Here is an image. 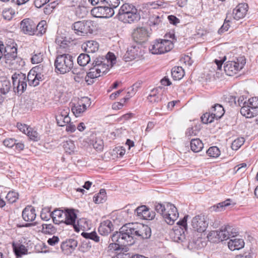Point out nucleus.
<instances>
[{
  "mask_svg": "<svg viewBox=\"0 0 258 258\" xmlns=\"http://www.w3.org/2000/svg\"><path fill=\"white\" fill-rule=\"evenodd\" d=\"M151 236V230L147 225L128 223L123 225L119 232H116L111 236L112 242H119L120 239L127 242L134 240H143Z\"/></svg>",
  "mask_w": 258,
  "mask_h": 258,
  "instance_id": "1",
  "label": "nucleus"
},
{
  "mask_svg": "<svg viewBox=\"0 0 258 258\" xmlns=\"http://www.w3.org/2000/svg\"><path fill=\"white\" fill-rule=\"evenodd\" d=\"M51 218L55 224L63 223L66 225H71L73 226L75 231H79V228L76 225L77 214L73 209H55L51 212Z\"/></svg>",
  "mask_w": 258,
  "mask_h": 258,
  "instance_id": "2",
  "label": "nucleus"
},
{
  "mask_svg": "<svg viewBox=\"0 0 258 258\" xmlns=\"http://www.w3.org/2000/svg\"><path fill=\"white\" fill-rule=\"evenodd\" d=\"M119 20L124 23H132L140 19V13L132 4L125 3L120 8L117 14Z\"/></svg>",
  "mask_w": 258,
  "mask_h": 258,
  "instance_id": "3",
  "label": "nucleus"
},
{
  "mask_svg": "<svg viewBox=\"0 0 258 258\" xmlns=\"http://www.w3.org/2000/svg\"><path fill=\"white\" fill-rule=\"evenodd\" d=\"M116 63V57L113 53L109 52L105 56L96 57L92 66L95 69V71H98L102 76L107 73L110 69Z\"/></svg>",
  "mask_w": 258,
  "mask_h": 258,
  "instance_id": "4",
  "label": "nucleus"
},
{
  "mask_svg": "<svg viewBox=\"0 0 258 258\" xmlns=\"http://www.w3.org/2000/svg\"><path fill=\"white\" fill-rule=\"evenodd\" d=\"M236 230L227 225L220 231L215 230L210 232L206 236L208 240L212 242H223L230 239L236 236Z\"/></svg>",
  "mask_w": 258,
  "mask_h": 258,
  "instance_id": "5",
  "label": "nucleus"
},
{
  "mask_svg": "<svg viewBox=\"0 0 258 258\" xmlns=\"http://www.w3.org/2000/svg\"><path fill=\"white\" fill-rule=\"evenodd\" d=\"M73 66V57L69 54L58 55L54 61L55 69L61 74L69 72L72 70Z\"/></svg>",
  "mask_w": 258,
  "mask_h": 258,
  "instance_id": "6",
  "label": "nucleus"
},
{
  "mask_svg": "<svg viewBox=\"0 0 258 258\" xmlns=\"http://www.w3.org/2000/svg\"><path fill=\"white\" fill-rule=\"evenodd\" d=\"M246 59L244 56H241L235 58L233 60L226 62L224 66V71L227 75L233 76L244 67Z\"/></svg>",
  "mask_w": 258,
  "mask_h": 258,
  "instance_id": "7",
  "label": "nucleus"
},
{
  "mask_svg": "<svg viewBox=\"0 0 258 258\" xmlns=\"http://www.w3.org/2000/svg\"><path fill=\"white\" fill-rule=\"evenodd\" d=\"M240 113L247 118L252 117L258 113V98L252 97L248 102L244 101L240 109Z\"/></svg>",
  "mask_w": 258,
  "mask_h": 258,
  "instance_id": "8",
  "label": "nucleus"
},
{
  "mask_svg": "<svg viewBox=\"0 0 258 258\" xmlns=\"http://www.w3.org/2000/svg\"><path fill=\"white\" fill-rule=\"evenodd\" d=\"M173 46V43L171 40L159 39L153 42L149 50L153 54H162L170 51Z\"/></svg>",
  "mask_w": 258,
  "mask_h": 258,
  "instance_id": "9",
  "label": "nucleus"
},
{
  "mask_svg": "<svg viewBox=\"0 0 258 258\" xmlns=\"http://www.w3.org/2000/svg\"><path fill=\"white\" fill-rule=\"evenodd\" d=\"M3 52L6 63L13 64V61L21 60L17 56V44L13 40H10L5 45L4 44Z\"/></svg>",
  "mask_w": 258,
  "mask_h": 258,
  "instance_id": "10",
  "label": "nucleus"
},
{
  "mask_svg": "<svg viewBox=\"0 0 258 258\" xmlns=\"http://www.w3.org/2000/svg\"><path fill=\"white\" fill-rule=\"evenodd\" d=\"M191 226L193 229L197 231V240L206 236L204 233L208 226V223L204 216L198 215L193 218L191 221Z\"/></svg>",
  "mask_w": 258,
  "mask_h": 258,
  "instance_id": "11",
  "label": "nucleus"
},
{
  "mask_svg": "<svg viewBox=\"0 0 258 258\" xmlns=\"http://www.w3.org/2000/svg\"><path fill=\"white\" fill-rule=\"evenodd\" d=\"M73 29L75 33L80 36H85L93 33L95 26L92 21H78L73 25Z\"/></svg>",
  "mask_w": 258,
  "mask_h": 258,
  "instance_id": "12",
  "label": "nucleus"
},
{
  "mask_svg": "<svg viewBox=\"0 0 258 258\" xmlns=\"http://www.w3.org/2000/svg\"><path fill=\"white\" fill-rule=\"evenodd\" d=\"M223 106L219 104H216L212 107L211 112H206L201 116V120L204 123L212 122L215 119L220 118L224 114Z\"/></svg>",
  "mask_w": 258,
  "mask_h": 258,
  "instance_id": "13",
  "label": "nucleus"
},
{
  "mask_svg": "<svg viewBox=\"0 0 258 258\" xmlns=\"http://www.w3.org/2000/svg\"><path fill=\"white\" fill-rule=\"evenodd\" d=\"M12 79L14 92L22 94L27 87L26 75L21 72L15 73L12 75Z\"/></svg>",
  "mask_w": 258,
  "mask_h": 258,
  "instance_id": "14",
  "label": "nucleus"
},
{
  "mask_svg": "<svg viewBox=\"0 0 258 258\" xmlns=\"http://www.w3.org/2000/svg\"><path fill=\"white\" fill-rule=\"evenodd\" d=\"M150 35V30L144 26L137 27L132 33V36L135 41L141 43L146 42Z\"/></svg>",
  "mask_w": 258,
  "mask_h": 258,
  "instance_id": "15",
  "label": "nucleus"
},
{
  "mask_svg": "<svg viewBox=\"0 0 258 258\" xmlns=\"http://www.w3.org/2000/svg\"><path fill=\"white\" fill-rule=\"evenodd\" d=\"M102 6L94 8L92 10V13L96 17L110 18L114 14V11L111 7L103 4Z\"/></svg>",
  "mask_w": 258,
  "mask_h": 258,
  "instance_id": "16",
  "label": "nucleus"
},
{
  "mask_svg": "<svg viewBox=\"0 0 258 258\" xmlns=\"http://www.w3.org/2000/svg\"><path fill=\"white\" fill-rule=\"evenodd\" d=\"M166 208V211L164 218L167 224L172 225L178 217L177 209L174 205L169 203H167Z\"/></svg>",
  "mask_w": 258,
  "mask_h": 258,
  "instance_id": "17",
  "label": "nucleus"
},
{
  "mask_svg": "<svg viewBox=\"0 0 258 258\" xmlns=\"http://www.w3.org/2000/svg\"><path fill=\"white\" fill-rule=\"evenodd\" d=\"M36 24L29 19H25L20 23L21 31L26 34L32 35L35 32Z\"/></svg>",
  "mask_w": 258,
  "mask_h": 258,
  "instance_id": "18",
  "label": "nucleus"
},
{
  "mask_svg": "<svg viewBox=\"0 0 258 258\" xmlns=\"http://www.w3.org/2000/svg\"><path fill=\"white\" fill-rule=\"evenodd\" d=\"M248 5L245 3H241L238 5L233 10L234 19L239 20L243 18L248 10Z\"/></svg>",
  "mask_w": 258,
  "mask_h": 258,
  "instance_id": "19",
  "label": "nucleus"
},
{
  "mask_svg": "<svg viewBox=\"0 0 258 258\" xmlns=\"http://www.w3.org/2000/svg\"><path fill=\"white\" fill-rule=\"evenodd\" d=\"M139 52V46L137 45H132L127 48L123 58L125 61H131L138 57Z\"/></svg>",
  "mask_w": 258,
  "mask_h": 258,
  "instance_id": "20",
  "label": "nucleus"
},
{
  "mask_svg": "<svg viewBox=\"0 0 258 258\" xmlns=\"http://www.w3.org/2000/svg\"><path fill=\"white\" fill-rule=\"evenodd\" d=\"M36 216L35 210L31 206L26 207L22 212V217L25 221L32 222L35 220Z\"/></svg>",
  "mask_w": 258,
  "mask_h": 258,
  "instance_id": "21",
  "label": "nucleus"
},
{
  "mask_svg": "<svg viewBox=\"0 0 258 258\" xmlns=\"http://www.w3.org/2000/svg\"><path fill=\"white\" fill-rule=\"evenodd\" d=\"M69 109L64 110L59 115L57 116L56 119L58 125L63 126L71 122V118L69 116Z\"/></svg>",
  "mask_w": 258,
  "mask_h": 258,
  "instance_id": "22",
  "label": "nucleus"
},
{
  "mask_svg": "<svg viewBox=\"0 0 258 258\" xmlns=\"http://www.w3.org/2000/svg\"><path fill=\"white\" fill-rule=\"evenodd\" d=\"M113 225L110 220H106L102 222L99 227L98 231L102 235H107L112 230Z\"/></svg>",
  "mask_w": 258,
  "mask_h": 258,
  "instance_id": "23",
  "label": "nucleus"
},
{
  "mask_svg": "<svg viewBox=\"0 0 258 258\" xmlns=\"http://www.w3.org/2000/svg\"><path fill=\"white\" fill-rule=\"evenodd\" d=\"M96 69L94 67H92L90 69L89 72L87 73L85 77V81L88 85L92 84L94 82L93 80L94 79L102 76L101 74L99 73L98 71H95Z\"/></svg>",
  "mask_w": 258,
  "mask_h": 258,
  "instance_id": "24",
  "label": "nucleus"
},
{
  "mask_svg": "<svg viewBox=\"0 0 258 258\" xmlns=\"http://www.w3.org/2000/svg\"><path fill=\"white\" fill-rule=\"evenodd\" d=\"M83 47L86 52L94 53L98 51L99 49V44L95 41L90 40L84 43Z\"/></svg>",
  "mask_w": 258,
  "mask_h": 258,
  "instance_id": "25",
  "label": "nucleus"
},
{
  "mask_svg": "<svg viewBox=\"0 0 258 258\" xmlns=\"http://www.w3.org/2000/svg\"><path fill=\"white\" fill-rule=\"evenodd\" d=\"M78 246V243H61L60 247L64 253L67 255L71 254Z\"/></svg>",
  "mask_w": 258,
  "mask_h": 258,
  "instance_id": "26",
  "label": "nucleus"
},
{
  "mask_svg": "<svg viewBox=\"0 0 258 258\" xmlns=\"http://www.w3.org/2000/svg\"><path fill=\"white\" fill-rule=\"evenodd\" d=\"M14 251L17 257H21L23 254L26 253L27 249L20 243H12Z\"/></svg>",
  "mask_w": 258,
  "mask_h": 258,
  "instance_id": "27",
  "label": "nucleus"
},
{
  "mask_svg": "<svg viewBox=\"0 0 258 258\" xmlns=\"http://www.w3.org/2000/svg\"><path fill=\"white\" fill-rule=\"evenodd\" d=\"M86 109L87 106L84 103H78L72 107V111L76 117L81 116Z\"/></svg>",
  "mask_w": 258,
  "mask_h": 258,
  "instance_id": "28",
  "label": "nucleus"
},
{
  "mask_svg": "<svg viewBox=\"0 0 258 258\" xmlns=\"http://www.w3.org/2000/svg\"><path fill=\"white\" fill-rule=\"evenodd\" d=\"M171 75L174 80H179L184 75V70L181 67H175L172 69Z\"/></svg>",
  "mask_w": 258,
  "mask_h": 258,
  "instance_id": "29",
  "label": "nucleus"
},
{
  "mask_svg": "<svg viewBox=\"0 0 258 258\" xmlns=\"http://www.w3.org/2000/svg\"><path fill=\"white\" fill-rule=\"evenodd\" d=\"M204 147V144L199 139H192L190 141V148L194 152L201 151Z\"/></svg>",
  "mask_w": 258,
  "mask_h": 258,
  "instance_id": "30",
  "label": "nucleus"
},
{
  "mask_svg": "<svg viewBox=\"0 0 258 258\" xmlns=\"http://www.w3.org/2000/svg\"><path fill=\"white\" fill-rule=\"evenodd\" d=\"M11 88V84L9 80L5 78L0 80V91L2 94H7L9 92Z\"/></svg>",
  "mask_w": 258,
  "mask_h": 258,
  "instance_id": "31",
  "label": "nucleus"
},
{
  "mask_svg": "<svg viewBox=\"0 0 258 258\" xmlns=\"http://www.w3.org/2000/svg\"><path fill=\"white\" fill-rule=\"evenodd\" d=\"M63 147L66 152L68 153L69 154L74 153L76 149L74 141L71 140L63 142Z\"/></svg>",
  "mask_w": 258,
  "mask_h": 258,
  "instance_id": "32",
  "label": "nucleus"
},
{
  "mask_svg": "<svg viewBox=\"0 0 258 258\" xmlns=\"http://www.w3.org/2000/svg\"><path fill=\"white\" fill-rule=\"evenodd\" d=\"M43 53L39 50H35L32 53L31 62L33 64H37L41 62L43 60Z\"/></svg>",
  "mask_w": 258,
  "mask_h": 258,
  "instance_id": "33",
  "label": "nucleus"
},
{
  "mask_svg": "<svg viewBox=\"0 0 258 258\" xmlns=\"http://www.w3.org/2000/svg\"><path fill=\"white\" fill-rule=\"evenodd\" d=\"M163 18L159 15H153L149 17V23L150 26H158L162 23Z\"/></svg>",
  "mask_w": 258,
  "mask_h": 258,
  "instance_id": "34",
  "label": "nucleus"
},
{
  "mask_svg": "<svg viewBox=\"0 0 258 258\" xmlns=\"http://www.w3.org/2000/svg\"><path fill=\"white\" fill-rule=\"evenodd\" d=\"M75 8V14L78 17L83 18L87 15L88 10L85 5H80Z\"/></svg>",
  "mask_w": 258,
  "mask_h": 258,
  "instance_id": "35",
  "label": "nucleus"
},
{
  "mask_svg": "<svg viewBox=\"0 0 258 258\" xmlns=\"http://www.w3.org/2000/svg\"><path fill=\"white\" fill-rule=\"evenodd\" d=\"M35 249L37 252H47L49 251H53L52 248H50L49 246L45 244V243H37L34 245Z\"/></svg>",
  "mask_w": 258,
  "mask_h": 258,
  "instance_id": "36",
  "label": "nucleus"
},
{
  "mask_svg": "<svg viewBox=\"0 0 258 258\" xmlns=\"http://www.w3.org/2000/svg\"><path fill=\"white\" fill-rule=\"evenodd\" d=\"M106 199V191L104 189H101L100 192L94 197V202L96 204L103 203Z\"/></svg>",
  "mask_w": 258,
  "mask_h": 258,
  "instance_id": "37",
  "label": "nucleus"
},
{
  "mask_svg": "<svg viewBox=\"0 0 258 258\" xmlns=\"http://www.w3.org/2000/svg\"><path fill=\"white\" fill-rule=\"evenodd\" d=\"M90 61V56L85 53H81L78 57V63L81 66H85Z\"/></svg>",
  "mask_w": 258,
  "mask_h": 258,
  "instance_id": "38",
  "label": "nucleus"
},
{
  "mask_svg": "<svg viewBox=\"0 0 258 258\" xmlns=\"http://www.w3.org/2000/svg\"><path fill=\"white\" fill-rule=\"evenodd\" d=\"M81 235L85 238L93 240L95 242H99L100 240L99 237L95 231L90 233L84 232L82 233Z\"/></svg>",
  "mask_w": 258,
  "mask_h": 258,
  "instance_id": "39",
  "label": "nucleus"
},
{
  "mask_svg": "<svg viewBox=\"0 0 258 258\" xmlns=\"http://www.w3.org/2000/svg\"><path fill=\"white\" fill-rule=\"evenodd\" d=\"M47 28L46 22L45 20L41 21L37 25H36L35 32H38L40 35L44 34Z\"/></svg>",
  "mask_w": 258,
  "mask_h": 258,
  "instance_id": "40",
  "label": "nucleus"
},
{
  "mask_svg": "<svg viewBox=\"0 0 258 258\" xmlns=\"http://www.w3.org/2000/svg\"><path fill=\"white\" fill-rule=\"evenodd\" d=\"M202 243H183L182 244L184 248H186L189 251H196L202 247L201 244Z\"/></svg>",
  "mask_w": 258,
  "mask_h": 258,
  "instance_id": "41",
  "label": "nucleus"
},
{
  "mask_svg": "<svg viewBox=\"0 0 258 258\" xmlns=\"http://www.w3.org/2000/svg\"><path fill=\"white\" fill-rule=\"evenodd\" d=\"M157 90H158L157 89H154L152 90V94H150L147 97L149 101L154 103H157L160 101L161 97L157 95Z\"/></svg>",
  "mask_w": 258,
  "mask_h": 258,
  "instance_id": "42",
  "label": "nucleus"
},
{
  "mask_svg": "<svg viewBox=\"0 0 258 258\" xmlns=\"http://www.w3.org/2000/svg\"><path fill=\"white\" fill-rule=\"evenodd\" d=\"M207 153L211 157L217 158L220 155V151L218 147L213 146L209 148Z\"/></svg>",
  "mask_w": 258,
  "mask_h": 258,
  "instance_id": "43",
  "label": "nucleus"
},
{
  "mask_svg": "<svg viewBox=\"0 0 258 258\" xmlns=\"http://www.w3.org/2000/svg\"><path fill=\"white\" fill-rule=\"evenodd\" d=\"M35 74L36 71L35 70H31L28 74L27 80L29 85L31 86H36Z\"/></svg>",
  "mask_w": 258,
  "mask_h": 258,
  "instance_id": "44",
  "label": "nucleus"
},
{
  "mask_svg": "<svg viewBox=\"0 0 258 258\" xmlns=\"http://www.w3.org/2000/svg\"><path fill=\"white\" fill-rule=\"evenodd\" d=\"M18 194L15 191H9L6 196V199L7 201L10 203L13 204L16 202L18 199Z\"/></svg>",
  "mask_w": 258,
  "mask_h": 258,
  "instance_id": "45",
  "label": "nucleus"
},
{
  "mask_svg": "<svg viewBox=\"0 0 258 258\" xmlns=\"http://www.w3.org/2000/svg\"><path fill=\"white\" fill-rule=\"evenodd\" d=\"M245 139L243 137L238 138L232 143L231 148L234 150H238L244 143Z\"/></svg>",
  "mask_w": 258,
  "mask_h": 258,
  "instance_id": "46",
  "label": "nucleus"
},
{
  "mask_svg": "<svg viewBox=\"0 0 258 258\" xmlns=\"http://www.w3.org/2000/svg\"><path fill=\"white\" fill-rule=\"evenodd\" d=\"M236 236H234V237H237L236 238L233 239V238H231V239H230L229 242H240V241H242V242H244V240H246L247 241H251L254 240V238L251 235L246 234V235L247 236V238L245 237V239L241 238V236L237 234V232L236 231Z\"/></svg>",
  "mask_w": 258,
  "mask_h": 258,
  "instance_id": "47",
  "label": "nucleus"
},
{
  "mask_svg": "<svg viewBox=\"0 0 258 258\" xmlns=\"http://www.w3.org/2000/svg\"><path fill=\"white\" fill-rule=\"evenodd\" d=\"M15 14L12 9L5 8L2 12V15L5 20H10Z\"/></svg>",
  "mask_w": 258,
  "mask_h": 258,
  "instance_id": "48",
  "label": "nucleus"
},
{
  "mask_svg": "<svg viewBox=\"0 0 258 258\" xmlns=\"http://www.w3.org/2000/svg\"><path fill=\"white\" fill-rule=\"evenodd\" d=\"M228 248L231 251L238 250L244 247L245 243H227Z\"/></svg>",
  "mask_w": 258,
  "mask_h": 258,
  "instance_id": "49",
  "label": "nucleus"
},
{
  "mask_svg": "<svg viewBox=\"0 0 258 258\" xmlns=\"http://www.w3.org/2000/svg\"><path fill=\"white\" fill-rule=\"evenodd\" d=\"M230 205V201L227 200L224 202L219 203L216 206H214L213 208L216 211H221L224 209L225 207H227Z\"/></svg>",
  "mask_w": 258,
  "mask_h": 258,
  "instance_id": "50",
  "label": "nucleus"
},
{
  "mask_svg": "<svg viewBox=\"0 0 258 258\" xmlns=\"http://www.w3.org/2000/svg\"><path fill=\"white\" fill-rule=\"evenodd\" d=\"M166 207L167 203L164 205L158 203L155 206V210L157 213L162 215L164 218V216L166 211Z\"/></svg>",
  "mask_w": 258,
  "mask_h": 258,
  "instance_id": "51",
  "label": "nucleus"
},
{
  "mask_svg": "<svg viewBox=\"0 0 258 258\" xmlns=\"http://www.w3.org/2000/svg\"><path fill=\"white\" fill-rule=\"evenodd\" d=\"M228 18V14H227V16L226 19H225V21L223 25L221 27V28L218 30V33L221 34L227 31L229 29L230 27L229 23L230 21L227 19Z\"/></svg>",
  "mask_w": 258,
  "mask_h": 258,
  "instance_id": "52",
  "label": "nucleus"
},
{
  "mask_svg": "<svg viewBox=\"0 0 258 258\" xmlns=\"http://www.w3.org/2000/svg\"><path fill=\"white\" fill-rule=\"evenodd\" d=\"M155 216V212H150L149 209H148V208L147 207V209H145L143 213V215L142 214V216H141V219L145 220H150L154 218Z\"/></svg>",
  "mask_w": 258,
  "mask_h": 258,
  "instance_id": "53",
  "label": "nucleus"
},
{
  "mask_svg": "<svg viewBox=\"0 0 258 258\" xmlns=\"http://www.w3.org/2000/svg\"><path fill=\"white\" fill-rule=\"evenodd\" d=\"M102 4H105L110 7H111L113 10L116 8L119 4V0H102Z\"/></svg>",
  "mask_w": 258,
  "mask_h": 258,
  "instance_id": "54",
  "label": "nucleus"
},
{
  "mask_svg": "<svg viewBox=\"0 0 258 258\" xmlns=\"http://www.w3.org/2000/svg\"><path fill=\"white\" fill-rule=\"evenodd\" d=\"M17 140L14 138H8L3 141L4 145L9 148H12L16 144Z\"/></svg>",
  "mask_w": 258,
  "mask_h": 258,
  "instance_id": "55",
  "label": "nucleus"
},
{
  "mask_svg": "<svg viewBox=\"0 0 258 258\" xmlns=\"http://www.w3.org/2000/svg\"><path fill=\"white\" fill-rule=\"evenodd\" d=\"M145 209H147V207L143 205L138 207L135 209H133V211H134V213H136L137 216L141 219V216H142V214L143 215Z\"/></svg>",
  "mask_w": 258,
  "mask_h": 258,
  "instance_id": "56",
  "label": "nucleus"
},
{
  "mask_svg": "<svg viewBox=\"0 0 258 258\" xmlns=\"http://www.w3.org/2000/svg\"><path fill=\"white\" fill-rule=\"evenodd\" d=\"M27 136L30 139L33 141H37L39 139V136L38 133L35 131L30 130L27 134Z\"/></svg>",
  "mask_w": 258,
  "mask_h": 258,
  "instance_id": "57",
  "label": "nucleus"
},
{
  "mask_svg": "<svg viewBox=\"0 0 258 258\" xmlns=\"http://www.w3.org/2000/svg\"><path fill=\"white\" fill-rule=\"evenodd\" d=\"M40 217L43 220L47 221L51 217V213H49L47 209H43Z\"/></svg>",
  "mask_w": 258,
  "mask_h": 258,
  "instance_id": "58",
  "label": "nucleus"
},
{
  "mask_svg": "<svg viewBox=\"0 0 258 258\" xmlns=\"http://www.w3.org/2000/svg\"><path fill=\"white\" fill-rule=\"evenodd\" d=\"M93 146L97 151H102L103 149V142L102 140H98L93 143Z\"/></svg>",
  "mask_w": 258,
  "mask_h": 258,
  "instance_id": "59",
  "label": "nucleus"
},
{
  "mask_svg": "<svg viewBox=\"0 0 258 258\" xmlns=\"http://www.w3.org/2000/svg\"><path fill=\"white\" fill-rule=\"evenodd\" d=\"M17 127L20 131L25 134H27V132H28L30 130H31V128L28 127L27 125L19 123L17 124Z\"/></svg>",
  "mask_w": 258,
  "mask_h": 258,
  "instance_id": "60",
  "label": "nucleus"
},
{
  "mask_svg": "<svg viewBox=\"0 0 258 258\" xmlns=\"http://www.w3.org/2000/svg\"><path fill=\"white\" fill-rule=\"evenodd\" d=\"M79 245V250L83 252L88 251L91 247L90 243H80Z\"/></svg>",
  "mask_w": 258,
  "mask_h": 258,
  "instance_id": "61",
  "label": "nucleus"
},
{
  "mask_svg": "<svg viewBox=\"0 0 258 258\" xmlns=\"http://www.w3.org/2000/svg\"><path fill=\"white\" fill-rule=\"evenodd\" d=\"M246 166H247L246 164L245 163H241L240 164H239V165L236 166L234 167V170L235 171V172H237L239 171L243 172L244 171H245V170L246 169Z\"/></svg>",
  "mask_w": 258,
  "mask_h": 258,
  "instance_id": "62",
  "label": "nucleus"
},
{
  "mask_svg": "<svg viewBox=\"0 0 258 258\" xmlns=\"http://www.w3.org/2000/svg\"><path fill=\"white\" fill-rule=\"evenodd\" d=\"M225 101L227 102H228L230 105H232L233 104H236V97L231 96V95H227L225 97Z\"/></svg>",
  "mask_w": 258,
  "mask_h": 258,
  "instance_id": "63",
  "label": "nucleus"
},
{
  "mask_svg": "<svg viewBox=\"0 0 258 258\" xmlns=\"http://www.w3.org/2000/svg\"><path fill=\"white\" fill-rule=\"evenodd\" d=\"M113 152L117 154V155H119V157H122L123 155H124L125 153V150L122 147H116L114 150Z\"/></svg>",
  "mask_w": 258,
  "mask_h": 258,
  "instance_id": "64",
  "label": "nucleus"
}]
</instances>
